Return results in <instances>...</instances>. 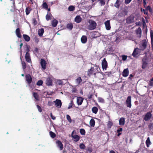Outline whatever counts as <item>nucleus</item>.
<instances>
[{"instance_id":"1","label":"nucleus","mask_w":153,"mask_h":153,"mask_svg":"<svg viewBox=\"0 0 153 153\" xmlns=\"http://www.w3.org/2000/svg\"><path fill=\"white\" fill-rule=\"evenodd\" d=\"M95 68L94 67H91L90 69H88V75L89 76L94 74L95 75L97 74L99 72V69H100L99 67L97 66H95Z\"/></svg>"},{"instance_id":"2","label":"nucleus","mask_w":153,"mask_h":153,"mask_svg":"<svg viewBox=\"0 0 153 153\" xmlns=\"http://www.w3.org/2000/svg\"><path fill=\"white\" fill-rule=\"evenodd\" d=\"M89 25L88 28L90 30H93L95 29L97 27V23L95 21L93 20H89L88 22Z\"/></svg>"},{"instance_id":"3","label":"nucleus","mask_w":153,"mask_h":153,"mask_svg":"<svg viewBox=\"0 0 153 153\" xmlns=\"http://www.w3.org/2000/svg\"><path fill=\"white\" fill-rule=\"evenodd\" d=\"M147 43L146 40L141 41L139 44V48L142 51H143L146 48Z\"/></svg>"},{"instance_id":"4","label":"nucleus","mask_w":153,"mask_h":153,"mask_svg":"<svg viewBox=\"0 0 153 153\" xmlns=\"http://www.w3.org/2000/svg\"><path fill=\"white\" fill-rule=\"evenodd\" d=\"M53 78L50 77H48L46 80V84L48 86H51L52 85Z\"/></svg>"},{"instance_id":"5","label":"nucleus","mask_w":153,"mask_h":153,"mask_svg":"<svg viewBox=\"0 0 153 153\" xmlns=\"http://www.w3.org/2000/svg\"><path fill=\"white\" fill-rule=\"evenodd\" d=\"M141 51L142 50L138 48H135L132 53V55L134 57L137 56L140 53Z\"/></svg>"},{"instance_id":"6","label":"nucleus","mask_w":153,"mask_h":153,"mask_svg":"<svg viewBox=\"0 0 153 153\" xmlns=\"http://www.w3.org/2000/svg\"><path fill=\"white\" fill-rule=\"evenodd\" d=\"M102 69L104 70H106V68L108 67V63L105 59V58H104L102 60Z\"/></svg>"},{"instance_id":"7","label":"nucleus","mask_w":153,"mask_h":153,"mask_svg":"<svg viewBox=\"0 0 153 153\" xmlns=\"http://www.w3.org/2000/svg\"><path fill=\"white\" fill-rule=\"evenodd\" d=\"M131 97L130 96H129L126 100V105L127 107L131 108Z\"/></svg>"},{"instance_id":"8","label":"nucleus","mask_w":153,"mask_h":153,"mask_svg":"<svg viewBox=\"0 0 153 153\" xmlns=\"http://www.w3.org/2000/svg\"><path fill=\"white\" fill-rule=\"evenodd\" d=\"M27 52L26 53L25 56V59L26 61L30 63L31 62V59H30V54L28 52L29 51V50H27Z\"/></svg>"},{"instance_id":"9","label":"nucleus","mask_w":153,"mask_h":153,"mask_svg":"<svg viewBox=\"0 0 153 153\" xmlns=\"http://www.w3.org/2000/svg\"><path fill=\"white\" fill-rule=\"evenodd\" d=\"M47 63L45 60L44 59H41L40 60V65L42 68L44 70L46 68Z\"/></svg>"},{"instance_id":"10","label":"nucleus","mask_w":153,"mask_h":153,"mask_svg":"<svg viewBox=\"0 0 153 153\" xmlns=\"http://www.w3.org/2000/svg\"><path fill=\"white\" fill-rule=\"evenodd\" d=\"M26 80L28 84H30L32 81V78L30 74H27L25 75Z\"/></svg>"},{"instance_id":"11","label":"nucleus","mask_w":153,"mask_h":153,"mask_svg":"<svg viewBox=\"0 0 153 153\" xmlns=\"http://www.w3.org/2000/svg\"><path fill=\"white\" fill-rule=\"evenodd\" d=\"M74 131H73L72 133L71 137L73 138L74 139V141H75V142H77L79 140L80 137L78 135H74Z\"/></svg>"},{"instance_id":"12","label":"nucleus","mask_w":153,"mask_h":153,"mask_svg":"<svg viewBox=\"0 0 153 153\" xmlns=\"http://www.w3.org/2000/svg\"><path fill=\"white\" fill-rule=\"evenodd\" d=\"M56 143L57 146L59 148L60 150H62L63 149V145L62 142L59 140H57L56 141Z\"/></svg>"},{"instance_id":"13","label":"nucleus","mask_w":153,"mask_h":153,"mask_svg":"<svg viewBox=\"0 0 153 153\" xmlns=\"http://www.w3.org/2000/svg\"><path fill=\"white\" fill-rule=\"evenodd\" d=\"M54 102L55 103V105L56 107L60 108L62 106V103L61 100L59 99H56Z\"/></svg>"},{"instance_id":"14","label":"nucleus","mask_w":153,"mask_h":153,"mask_svg":"<svg viewBox=\"0 0 153 153\" xmlns=\"http://www.w3.org/2000/svg\"><path fill=\"white\" fill-rule=\"evenodd\" d=\"M105 28L107 30H109L110 29L111 27L109 20H107L105 22Z\"/></svg>"},{"instance_id":"15","label":"nucleus","mask_w":153,"mask_h":153,"mask_svg":"<svg viewBox=\"0 0 153 153\" xmlns=\"http://www.w3.org/2000/svg\"><path fill=\"white\" fill-rule=\"evenodd\" d=\"M83 98L81 97H77L76 101L77 105H81L83 102Z\"/></svg>"},{"instance_id":"16","label":"nucleus","mask_w":153,"mask_h":153,"mask_svg":"<svg viewBox=\"0 0 153 153\" xmlns=\"http://www.w3.org/2000/svg\"><path fill=\"white\" fill-rule=\"evenodd\" d=\"M152 116V114L150 112H148L145 115L144 120L145 121L149 120Z\"/></svg>"},{"instance_id":"17","label":"nucleus","mask_w":153,"mask_h":153,"mask_svg":"<svg viewBox=\"0 0 153 153\" xmlns=\"http://www.w3.org/2000/svg\"><path fill=\"white\" fill-rule=\"evenodd\" d=\"M126 21L128 23L133 22H134V17L133 16H130L126 19Z\"/></svg>"},{"instance_id":"18","label":"nucleus","mask_w":153,"mask_h":153,"mask_svg":"<svg viewBox=\"0 0 153 153\" xmlns=\"http://www.w3.org/2000/svg\"><path fill=\"white\" fill-rule=\"evenodd\" d=\"M147 64L146 58H144L142 60V68L145 69L147 66Z\"/></svg>"},{"instance_id":"19","label":"nucleus","mask_w":153,"mask_h":153,"mask_svg":"<svg viewBox=\"0 0 153 153\" xmlns=\"http://www.w3.org/2000/svg\"><path fill=\"white\" fill-rule=\"evenodd\" d=\"M16 33L17 36L19 38H21L22 37V35L20 33V28H17L16 30Z\"/></svg>"},{"instance_id":"20","label":"nucleus","mask_w":153,"mask_h":153,"mask_svg":"<svg viewBox=\"0 0 153 153\" xmlns=\"http://www.w3.org/2000/svg\"><path fill=\"white\" fill-rule=\"evenodd\" d=\"M82 19L79 16H77L75 18V21L76 23H79L81 22Z\"/></svg>"},{"instance_id":"21","label":"nucleus","mask_w":153,"mask_h":153,"mask_svg":"<svg viewBox=\"0 0 153 153\" xmlns=\"http://www.w3.org/2000/svg\"><path fill=\"white\" fill-rule=\"evenodd\" d=\"M81 40L82 43H85L87 41V37L85 36H82L81 38Z\"/></svg>"},{"instance_id":"22","label":"nucleus","mask_w":153,"mask_h":153,"mask_svg":"<svg viewBox=\"0 0 153 153\" xmlns=\"http://www.w3.org/2000/svg\"><path fill=\"white\" fill-rule=\"evenodd\" d=\"M23 36L24 39L26 41L29 42L30 40V37L27 35L26 34H23Z\"/></svg>"},{"instance_id":"23","label":"nucleus","mask_w":153,"mask_h":153,"mask_svg":"<svg viewBox=\"0 0 153 153\" xmlns=\"http://www.w3.org/2000/svg\"><path fill=\"white\" fill-rule=\"evenodd\" d=\"M44 32V30L43 28L40 29L38 31V34L40 36H42Z\"/></svg>"},{"instance_id":"24","label":"nucleus","mask_w":153,"mask_h":153,"mask_svg":"<svg viewBox=\"0 0 153 153\" xmlns=\"http://www.w3.org/2000/svg\"><path fill=\"white\" fill-rule=\"evenodd\" d=\"M66 27L70 30H71L73 27V24L71 23L68 24L67 25Z\"/></svg>"},{"instance_id":"25","label":"nucleus","mask_w":153,"mask_h":153,"mask_svg":"<svg viewBox=\"0 0 153 153\" xmlns=\"http://www.w3.org/2000/svg\"><path fill=\"white\" fill-rule=\"evenodd\" d=\"M90 125L91 127H93L95 125V121L93 119H91L90 121Z\"/></svg>"},{"instance_id":"26","label":"nucleus","mask_w":153,"mask_h":153,"mask_svg":"<svg viewBox=\"0 0 153 153\" xmlns=\"http://www.w3.org/2000/svg\"><path fill=\"white\" fill-rule=\"evenodd\" d=\"M31 10V8L29 7H26L25 9L26 14L27 15H28L30 13Z\"/></svg>"},{"instance_id":"27","label":"nucleus","mask_w":153,"mask_h":153,"mask_svg":"<svg viewBox=\"0 0 153 153\" xmlns=\"http://www.w3.org/2000/svg\"><path fill=\"white\" fill-rule=\"evenodd\" d=\"M119 123L120 125H123L124 124V118L123 117L120 118L119 120Z\"/></svg>"},{"instance_id":"28","label":"nucleus","mask_w":153,"mask_h":153,"mask_svg":"<svg viewBox=\"0 0 153 153\" xmlns=\"http://www.w3.org/2000/svg\"><path fill=\"white\" fill-rule=\"evenodd\" d=\"M75 81L76 83L78 85H79L82 81V79L80 77H78V78L76 79Z\"/></svg>"},{"instance_id":"29","label":"nucleus","mask_w":153,"mask_h":153,"mask_svg":"<svg viewBox=\"0 0 153 153\" xmlns=\"http://www.w3.org/2000/svg\"><path fill=\"white\" fill-rule=\"evenodd\" d=\"M92 111L93 113L96 114L98 112V109L96 107H93L92 108Z\"/></svg>"},{"instance_id":"30","label":"nucleus","mask_w":153,"mask_h":153,"mask_svg":"<svg viewBox=\"0 0 153 153\" xmlns=\"http://www.w3.org/2000/svg\"><path fill=\"white\" fill-rule=\"evenodd\" d=\"M33 96L35 99L37 101L39 100V96L37 93L36 92H34L33 93Z\"/></svg>"},{"instance_id":"31","label":"nucleus","mask_w":153,"mask_h":153,"mask_svg":"<svg viewBox=\"0 0 153 153\" xmlns=\"http://www.w3.org/2000/svg\"><path fill=\"white\" fill-rule=\"evenodd\" d=\"M137 34H138L139 36L140 37L141 36V30L140 28H138L136 30Z\"/></svg>"},{"instance_id":"32","label":"nucleus","mask_w":153,"mask_h":153,"mask_svg":"<svg viewBox=\"0 0 153 153\" xmlns=\"http://www.w3.org/2000/svg\"><path fill=\"white\" fill-rule=\"evenodd\" d=\"M58 22L56 20H53L52 22V26L53 27H55L56 26Z\"/></svg>"},{"instance_id":"33","label":"nucleus","mask_w":153,"mask_h":153,"mask_svg":"<svg viewBox=\"0 0 153 153\" xmlns=\"http://www.w3.org/2000/svg\"><path fill=\"white\" fill-rule=\"evenodd\" d=\"M42 6L43 8L45 9L46 10L48 9V5L47 3L45 2H43L42 4Z\"/></svg>"},{"instance_id":"34","label":"nucleus","mask_w":153,"mask_h":153,"mask_svg":"<svg viewBox=\"0 0 153 153\" xmlns=\"http://www.w3.org/2000/svg\"><path fill=\"white\" fill-rule=\"evenodd\" d=\"M146 144L147 147H149V146L151 144V142L150 140L149 137H148L146 142Z\"/></svg>"},{"instance_id":"35","label":"nucleus","mask_w":153,"mask_h":153,"mask_svg":"<svg viewBox=\"0 0 153 153\" xmlns=\"http://www.w3.org/2000/svg\"><path fill=\"white\" fill-rule=\"evenodd\" d=\"M51 14L50 13H48L47 14L46 16V19L47 21H49L51 19Z\"/></svg>"},{"instance_id":"36","label":"nucleus","mask_w":153,"mask_h":153,"mask_svg":"<svg viewBox=\"0 0 153 153\" xmlns=\"http://www.w3.org/2000/svg\"><path fill=\"white\" fill-rule=\"evenodd\" d=\"M50 135L51 137L52 138H54L56 136V135L52 131H50L49 132Z\"/></svg>"},{"instance_id":"37","label":"nucleus","mask_w":153,"mask_h":153,"mask_svg":"<svg viewBox=\"0 0 153 153\" xmlns=\"http://www.w3.org/2000/svg\"><path fill=\"white\" fill-rule=\"evenodd\" d=\"M68 10L70 11H72L75 10V7L73 6H70L68 8Z\"/></svg>"},{"instance_id":"38","label":"nucleus","mask_w":153,"mask_h":153,"mask_svg":"<svg viewBox=\"0 0 153 153\" xmlns=\"http://www.w3.org/2000/svg\"><path fill=\"white\" fill-rule=\"evenodd\" d=\"M98 1H100V3L101 6H104L105 4V0H98Z\"/></svg>"},{"instance_id":"39","label":"nucleus","mask_w":153,"mask_h":153,"mask_svg":"<svg viewBox=\"0 0 153 153\" xmlns=\"http://www.w3.org/2000/svg\"><path fill=\"white\" fill-rule=\"evenodd\" d=\"M80 132L81 134L82 135H85V131L83 128H82L80 129Z\"/></svg>"},{"instance_id":"40","label":"nucleus","mask_w":153,"mask_h":153,"mask_svg":"<svg viewBox=\"0 0 153 153\" xmlns=\"http://www.w3.org/2000/svg\"><path fill=\"white\" fill-rule=\"evenodd\" d=\"M43 83V81L41 80H39L36 83V85H37L38 86H40L42 85Z\"/></svg>"},{"instance_id":"41","label":"nucleus","mask_w":153,"mask_h":153,"mask_svg":"<svg viewBox=\"0 0 153 153\" xmlns=\"http://www.w3.org/2000/svg\"><path fill=\"white\" fill-rule=\"evenodd\" d=\"M79 148L82 149H85V145L83 143H81L79 146Z\"/></svg>"},{"instance_id":"42","label":"nucleus","mask_w":153,"mask_h":153,"mask_svg":"<svg viewBox=\"0 0 153 153\" xmlns=\"http://www.w3.org/2000/svg\"><path fill=\"white\" fill-rule=\"evenodd\" d=\"M66 118L70 123H71L72 122V120L70 116L69 115L67 114L66 115Z\"/></svg>"},{"instance_id":"43","label":"nucleus","mask_w":153,"mask_h":153,"mask_svg":"<svg viewBox=\"0 0 153 153\" xmlns=\"http://www.w3.org/2000/svg\"><path fill=\"white\" fill-rule=\"evenodd\" d=\"M98 100L99 102L103 103L104 102V100L102 98L99 97L98 98Z\"/></svg>"},{"instance_id":"44","label":"nucleus","mask_w":153,"mask_h":153,"mask_svg":"<svg viewBox=\"0 0 153 153\" xmlns=\"http://www.w3.org/2000/svg\"><path fill=\"white\" fill-rule=\"evenodd\" d=\"M73 101H71L70 103L69 104L68 107V109H70V108H71L72 106L73 105Z\"/></svg>"},{"instance_id":"45","label":"nucleus","mask_w":153,"mask_h":153,"mask_svg":"<svg viewBox=\"0 0 153 153\" xmlns=\"http://www.w3.org/2000/svg\"><path fill=\"white\" fill-rule=\"evenodd\" d=\"M117 8H118L120 6L119 4V1L118 0H117L114 5Z\"/></svg>"},{"instance_id":"46","label":"nucleus","mask_w":153,"mask_h":153,"mask_svg":"<svg viewBox=\"0 0 153 153\" xmlns=\"http://www.w3.org/2000/svg\"><path fill=\"white\" fill-rule=\"evenodd\" d=\"M129 74V71L128 68L125 69V77L127 76Z\"/></svg>"},{"instance_id":"47","label":"nucleus","mask_w":153,"mask_h":153,"mask_svg":"<svg viewBox=\"0 0 153 153\" xmlns=\"http://www.w3.org/2000/svg\"><path fill=\"white\" fill-rule=\"evenodd\" d=\"M97 33H98V34L99 33L97 32H96V31L93 32L92 35L93 36L94 35V36H93L92 37L94 38H95V37H97L98 36H95V35H97Z\"/></svg>"},{"instance_id":"48","label":"nucleus","mask_w":153,"mask_h":153,"mask_svg":"<svg viewBox=\"0 0 153 153\" xmlns=\"http://www.w3.org/2000/svg\"><path fill=\"white\" fill-rule=\"evenodd\" d=\"M36 106L38 109L39 111L40 112H42V109L41 107L40 106H39V105H36Z\"/></svg>"},{"instance_id":"49","label":"nucleus","mask_w":153,"mask_h":153,"mask_svg":"<svg viewBox=\"0 0 153 153\" xmlns=\"http://www.w3.org/2000/svg\"><path fill=\"white\" fill-rule=\"evenodd\" d=\"M33 23L34 25H35L37 24V22L35 18H33Z\"/></svg>"},{"instance_id":"50","label":"nucleus","mask_w":153,"mask_h":153,"mask_svg":"<svg viewBox=\"0 0 153 153\" xmlns=\"http://www.w3.org/2000/svg\"><path fill=\"white\" fill-rule=\"evenodd\" d=\"M112 125V123L111 122H110V121H109L108 123V124H107V126L109 128H111V126Z\"/></svg>"},{"instance_id":"51","label":"nucleus","mask_w":153,"mask_h":153,"mask_svg":"<svg viewBox=\"0 0 153 153\" xmlns=\"http://www.w3.org/2000/svg\"><path fill=\"white\" fill-rule=\"evenodd\" d=\"M22 68L23 69H25L26 68V66L25 63L24 62H22Z\"/></svg>"},{"instance_id":"52","label":"nucleus","mask_w":153,"mask_h":153,"mask_svg":"<svg viewBox=\"0 0 153 153\" xmlns=\"http://www.w3.org/2000/svg\"><path fill=\"white\" fill-rule=\"evenodd\" d=\"M106 74L108 75V76H110L111 74L112 73L111 71L110 72H105Z\"/></svg>"},{"instance_id":"53","label":"nucleus","mask_w":153,"mask_h":153,"mask_svg":"<svg viewBox=\"0 0 153 153\" xmlns=\"http://www.w3.org/2000/svg\"><path fill=\"white\" fill-rule=\"evenodd\" d=\"M93 96V95L91 94L88 95V99H91L92 98V97Z\"/></svg>"},{"instance_id":"54","label":"nucleus","mask_w":153,"mask_h":153,"mask_svg":"<svg viewBox=\"0 0 153 153\" xmlns=\"http://www.w3.org/2000/svg\"><path fill=\"white\" fill-rule=\"evenodd\" d=\"M131 1V0H125V3L126 4H128Z\"/></svg>"},{"instance_id":"55","label":"nucleus","mask_w":153,"mask_h":153,"mask_svg":"<svg viewBox=\"0 0 153 153\" xmlns=\"http://www.w3.org/2000/svg\"><path fill=\"white\" fill-rule=\"evenodd\" d=\"M87 150L89 152H92V149L90 147L88 148Z\"/></svg>"},{"instance_id":"56","label":"nucleus","mask_w":153,"mask_h":153,"mask_svg":"<svg viewBox=\"0 0 153 153\" xmlns=\"http://www.w3.org/2000/svg\"><path fill=\"white\" fill-rule=\"evenodd\" d=\"M51 116L52 118V119L53 120H54L55 119H56V117L54 116L52 113H51Z\"/></svg>"},{"instance_id":"57","label":"nucleus","mask_w":153,"mask_h":153,"mask_svg":"<svg viewBox=\"0 0 153 153\" xmlns=\"http://www.w3.org/2000/svg\"><path fill=\"white\" fill-rule=\"evenodd\" d=\"M123 130V128H120L119 129L117 130V132H120L122 131Z\"/></svg>"},{"instance_id":"58","label":"nucleus","mask_w":153,"mask_h":153,"mask_svg":"<svg viewBox=\"0 0 153 153\" xmlns=\"http://www.w3.org/2000/svg\"><path fill=\"white\" fill-rule=\"evenodd\" d=\"M58 84L59 85H62L63 84V82L61 80L59 81Z\"/></svg>"},{"instance_id":"59","label":"nucleus","mask_w":153,"mask_h":153,"mask_svg":"<svg viewBox=\"0 0 153 153\" xmlns=\"http://www.w3.org/2000/svg\"><path fill=\"white\" fill-rule=\"evenodd\" d=\"M133 76L132 74H130L129 76V77H128V79L130 81L131 80V78Z\"/></svg>"},{"instance_id":"60","label":"nucleus","mask_w":153,"mask_h":153,"mask_svg":"<svg viewBox=\"0 0 153 153\" xmlns=\"http://www.w3.org/2000/svg\"><path fill=\"white\" fill-rule=\"evenodd\" d=\"M53 102H49L48 103V105L49 106H52L53 105Z\"/></svg>"},{"instance_id":"61","label":"nucleus","mask_w":153,"mask_h":153,"mask_svg":"<svg viewBox=\"0 0 153 153\" xmlns=\"http://www.w3.org/2000/svg\"><path fill=\"white\" fill-rule=\"evenodd\" d=\"M151 39H153V32H151Z\"/></svg>"},{"instance_id":"62","label":"nucleus","mask_w":153,"mask_h":153,"mask_svg":"<svg viewBox=\"0 0 153 153\" xmlns=\"http://www.w3.org/2000/svg\"><path fill=\"white\" fill-rule=\"evenodd\" d=\"M34 51L35 52H36L37 53L38 52L39 49L38 48H36L35 49Z\"/></svg>"},{"instance_id":"63","label":"nucleus","mask_w":153,"mask_h":153,"mask_svg":"<svg viewBox=\"0 0 153 153\" xmlns=\"http://www.w3.org/2000/svg\"><path fill=\"white\" fill-rule=\"evenodd\" d=\"M35 42L36 43H38V42H39V39L37 38H36V39H35Z\"/></svg>"},{"instance_id":"64","label":"nucleus","mask_w":153,"mask_h":153,"mask_svg":"<svg viewBox=\"0 0 153 153\" xmlns=\"http://www.w3.org/2000/svg\"><path fill=\"white\" fill-rule=\"evenodd\" d=\"M110 153H115L114 151L113 150L110 151L109 152Z\"/></svg>"}]
</instances>
